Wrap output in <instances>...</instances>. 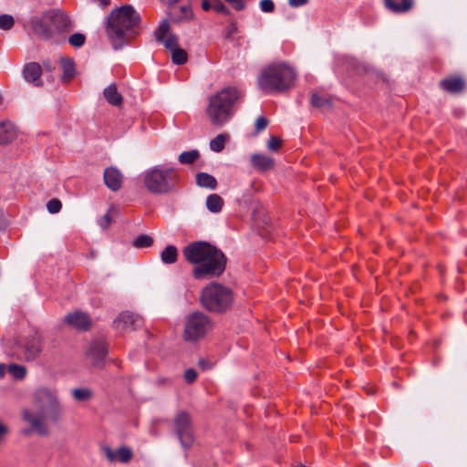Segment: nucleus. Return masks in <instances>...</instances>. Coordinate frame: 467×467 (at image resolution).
Returning a JSON list of instances; mask_svg holds the SVG:
<instances>
[{
    "instance_id": "f257e3e1",
    "label": "nucleus",
    "mask_w": 467,
    "mask_h": 467,
    "mask_svg": "<svg viewBox=\"0 0 467 467\" xmlns=\"http://www.w3.org/2000/svg\"><path fill=\"white\" fill-rule=\"evenodd\" d=\"M62 408L56 394L47 389H39L36 391L32 409L22 410V419L30 429L24 430L23 433L29 435L36 432L40 436H47L49 430L47 420L58 421L62 417Z\"/></svg>"
},
{
    "instance_id": "f03ea898",
    "label": "nucleus",
    "mask_w": 467,
    "mask_h": 467,
    "mask_svg": "<svg viewBox=\"0 0 467 467\" xmlns=\"http://www.w3.org/2000/svg\"><path fill=\"white\" fill-rule=\"evenodd\" d=\"M182 254L190 264L196 265L192 269L195 279L218 277L225 270L226 256L207 242H192L183 248Z\"/></svg>"
},
{
    "instance_id": "7ed1b4c3",
    "label": "nucleus",
    "mask_w": 467,
    "mask_h": 467,
    "mask_svg": "<svg viewBox=\"0 0 467 467\" xmlns=\"http://www.w3.org/2000/svg\"><path fill=\"white\" fill-rule=\"evenodd\" d=\"M140 15L131 5L112 10L107 20V34L114 49L129 44L137 35Z\"/></svg>"
},
{
    "instance_id": "20e7f679",
    "label": "nucleus",
    "mask_w": 467,
    "mask_h": 467,
    "mask_svg": "<svg viewBox=\"0 0 467 467\" xmlns=\"http://www.w3.org/2000/svg\"><path fill=\"white\" fill-rule=\"evenodd\" d=\"M242 92L235 87H227L209 98L206 114L213 126L223 127L234 116L235 104L242 98Z\"/></svg>"
},
{
    "instance_id": "39448f33",
    "label": "nucleus",
    "mask_w": 467,
    "mask_h": 467,
    "mask_svg": "<svg viewBox=\"0 0 467 467\" xmlns=\"http://www.w3.org/2000/svg\"><path fill=\"white\" fill-rule=\"evenodd\" d=\"M296 73L285 63H273L265 67L258 77V87L266 94L283 93L294 87Z\"/></svg>"
},
{
    "instance_id": "423d86ee",
    "label": "nucleus",
    "mask_w": 467,
    "mask_h": 467,
    "mask_svg": "<svg viewBox=\"0 0 467 467\" xmlns=\"http://www.w3.org/2000/svg\"><path fill=\"white\" fill-rule=\"evenodd\" d=\"M34 31L44 39H53L57 43L65 41V34L71 29L69 17L59 9L46 12L33 24Z\"/></svg>"
},
{
    "instance_id": "0eeeda50",
    "label": "nucleus",
    "mask_w": 467,
    "mask_h": 467,
    "mask_svg": "<svg viewBox=\"0 0 467 467\" xmlns=\"http://www.w3.org/2000/svg\"><path fill=\"white\" fill-rule=\"evenodd\" d=\"M179 181V173L172 167L157 165L143 173L144 186L152 194H168L174 192Z\"/></svg>"
},
{
    "instance_id": "6e6552de",
    "label": "nucleus",
    "mask_w": 467,
    "mask_h": 467,
    "mask_svg": "<svg viewBox=\"0 0 467 467\" xmlns=\"http://www.w3.org/2000/svg\"><path fill=\"white\" fill-rule=\"evenodd\" d=\"M200 301L207 311L223 313L231 307L234 296L228 287L218 283H211L202 288Z\"/></svg>"
},
{
    "instance_id": "1a4fd4ad",
    "label": "nucleus",
    "mask_w": 467,
    "mask_h": 467,
    "mask_svg": "<svg viewBox=\"0 0 467 467\" xmlns=\"http://www.w3.org/2000/svg\"><path fill=\"white\" fill-rule=\"evenodd\" d=\"M213 329L211 318L201 311L191 313L185 320L184 337L187 340H197L203 337Z\"/></svg>"
},
{
    "instance_id": "9d476101",
    "label": "nucleus",
    "mask_w": 467,
    "mask_h": 467,
    "mask_svg": "<svg viewBox=\"0 0 467 467\" xmlns=\"http://www.w3.org/2000/svg\"><path fill=\"white\" fill-rule=\"evenodd\" d=\"M173 427L182 446L190 448L194 441L191 415L184 410L179 411L174 417Z\"/></svg>"
},
{
    "instance_id": "9b49d317",
    "label": "nucleus",
    "mask_w": 467,
    "mask_h": 467,
    "mask_svg": "<svg viewBox=\"0 0 467 467\" xmlns=\"http://www.w3.org/2000/svg\"><path fill=\"white\" fill-rule=\"evenodd\" d=\"M43 338L38 333L27 337L20 346L23 358L26 361L35 360L42 351Z\"/></svg>"
},
{
    "instance_id": "f8f14e48",
    "label": "nucleus",
    "mask_w": 467,
    "mask_h": 467,
    "mask_svg": "<svg viewBox=\"0 0 467 467\" xmlns=\"http://www.w3.org/2000/svg\"><path fill=\"white\" fill-rule=\"evenodd\" d=\"M142 325L143 319L140 316L128 311L120 313L113 322L114 328L119 332L136 330Z\"/></svg>"
},
{
    "instance_id": "ddd939ff",
    "label": "nucleus",
    "mask_w": 467,
    "mask_h": 467,
    "mask_svg": "<svg viewBox=\"0 0 467 467\" xmlns=\"http://www.w3.org/2000/svg\"><path fill=\"white\" fill-rule=\"evenodd\" d=\"M64 321L78 330H88L91 326V320L88 314L82 311H75L67 314Z\"/></svg>"
},
{
    "instance_id": "4468645a",
    "label": "nucleus",
    "mask_w": 467,
    "mask_h": 467,
    "mask_svg": "<svg viewBox=\"0 0 467 467\" xmlns=\"http://www.w3.org/2000/svg\"><path fill=\"white\" fill-rule=\"evenodd\" d=\"M103 179L105 185L113 192L119 191L122 187L123 174L116 167L106 168Z\"/></svg>"
},
{
    "instance_id": "2eb2a0df",
    "label": "nucleus",
    "mask_w": 467,
    "mask_h": 467,
    "mask_svg": "<svg viewBox=\"0 0 467 467\" xmlns=\"http://www.w3.org/2000/svg\"><path fill=\"white\" fill-rule=\"evenodd\" d=\"M108 353V347L102 341H94L91 343L87 356L95 366H100Z\"/></svg>"
},
{
    "instance_id": "dca6fc26",
    "label": "nucleus",
    "mask_w": 467,
    "mask_h": 467,
    "mask_svg": "<svg viewBox=\"0 0 467 467\" xmlns=\"http://www.w3.org/2000/svg\"><path fill=\"white\" fill-rule=\"evenodd\" d=\"M439 85L446 92L457 94L465 88V80L461 76H450L441 79Z\"/></svg>"
},
{
    "instance_id": "f3484780",
    "label": "nucleus",
    "mask_w": 467,
    "mask_h": 467,
    "mask_svg": "<svg viewBox=\"0 0 467 467\" xmlns=\"http://www.w3.org/2000/svg\"><path fill=\"white\" fill-rule=\"evenodd\" d=\"M414 5L415 0H384L386 9L396 15L409 13Z\"/></svg>"
},
{
    "instance_id": "a211bd4d",
    "label": "nucleus",
    "mask_w": 467,
    "mask_h": 467,
    "mask_svg": "<svg viewBox=\"0 0 467 467\" xmlns=\"http://www.w3.org/2000/svg\"><path fill=\"white\" fill-rule=\"evenodd\" d=\"M42 75V67L36 62L26 64L23 68V77L26 81L34 84L36 87L42 86L40 77Z\"/></svg>"
},
{
    "instance_id": "6ab92c4d",
    "label": "nucleus",
    "mask_w": 467,
    "mask_h": 467,
    "mask_svg": "<svg viewBox=\"0 0 467 467\" xmlns=\"http://www.w3.org/2000/svg\"><path fill=\"white\" fill-rule=\"evenodd\" d=\"M171 19L175 23L187 22L193 18V12L190 4L173 7L170 11Z\"/></svg>"
},
{
    "instance_id": "aec40b11",
    "label": "nucleus",
    "mask_w": 467,
    "mask_h": 467,
    "mask_svg": "<svg viewBox=\"0 0 467 467\" xmlns=\"http://www.w3.org/2000/svg\"><path fill=\"white\" fill-rule=\"evenodd\" d=\"M103 452L109 462L119 460L121 462H128L132 457V451L128 447H121L114 451L110 447L105 446Z\"/></svg>"
},
{
    "instance_id": "412c9836",
    "label": "nucleus",
    "mask_w": 467,
    "mask_h": 467,
    "mask_svg": "<svg viewBox=\"0 0 467 467\" xmlns=\"http://www.w3.org/2000/svg\"><path fill=\"white\" fill-rule=\"evenodd\" d=\"M250 161L253 167L261 172L272 170L275 166L273 158L261 153L253 154Z\"/></svg>"
},
{
    "instance_id": "4be33fe9",
    "label": "nucleus",
    "mask_w": 467,
    "mask_h": 467,
    "mask_svg": "<svg viewBox=\"0 0 467 467\" xmlns=\"http://www.w3.org/2000/svg\"><path fill=\"white\" fill-rule=\"evenodd\" d=\"M16 136V130L13 123L10 121H3L0 123V144L11 142Z\"/></svg>"
},
{
    "instance_id": "5701e85b",
    "label": "nucleus",
    "mask_w": 467,
    "mask_h": 467,
    "mask_svg": "<svg viewBox=\"0 0 467 467\" xmlns=\"http://www.w3.org/2000/svg\"><path fill=\"white\" fill-rule=\"evenodd\" d=\"M103 95L105 99L112 106L119 107L123 102V97L120 93H119L115 84H110L108 86L104 89Z\"/></svg>"
},
{
    "instance_id": "b1692460",
    "label": "nucleus",
    "mask_w": 467,
    "mask_h": 467,
    "mask_svg": "<svg viewBox=\"0 0 467 467\" xmlns=\"http://www.w3.org/2000/svg\"><path fill=\"white\" fill-rule=\"evenodd\" d=\"M202 8L203 11L213 10L216 13L230 15V10L221 0H202Z\"/></svg>"
},
{
    "instance_id": "393cba45",
    "label": "nucleus",
    "mask_w": 467,
    "mask_h": 467,
    "mask_svg": "<svg viewBox=\"0 0 467 467\" xmlns=\"http://www.w3.org/2000/svg\"><path fill=\"white\" fill-rule=\"evenodd\" d=\"M60 66L63 70L62 79L65 82L69 81L75 75V63L72 58L61 57Z\"/></svg>"
},
{
    "instance_id": "a878e982",
    "label": "nucleus",
    "mask_w": 467,
    "mask_h": 467,
    "mask_svg": "<svg viewBox=\"0 0 467 467\" xmlns=\"http://www.w3.org/2000/svg\"><path fill=\"white\" fill-rule=\"evenodd\" d=\"M196 183L200 187L214 190L217 187L216 179L206 172H198L196 174Z\"/></svg>"
},
{
    "instance_id": "bb28decb",
    "label": "nucleus",
    "mask_w": 467,
    "mask_h": 467,
    "mask_svg": "<svg viewBox=\"0 0 467 467\" xmlns=\"http://www.w3.org/2000/svg\"><path fill=\"white\" fill-rule=\"evenodd\" d=\"M223 206V200L219 194L213 193L208 195L206 199V207L211 213H217L221 212Z\"/></svg>"
},
{
    "instance_id": "cd10ccee",
    "label": "nucleus",
    "mask_w": 467,
    "mask_h": 467,
    "mask_svg": "<svg viewBox=\"0 0 467 467\" xmlns=\"http://www.w3.org/2000/svg\"><path fill=\"white\" fill-rule=\"evenodd\" d=\"M161 262L165 265L174 264L178 259V250L174 245H168L161 254Z\"/></svg>"
},
{
    "instance_id": "c85d7f7f",
    "label": "nucleus",
    "mask_w": 467,
    "mask_h": 467,
    "mask_svg": "<svg viewBox=\"0 0 467 467\" xmlns=\"http://www.w3.org/2000/svg\"><path fill=\"white\" fill-rule=\"evenodd\" d=\"M310 102L315 108L329 109L332 105V99L329 96H321L318 93H313Z\"/></svg>"
},
{
    "instance_id": "c756f323",
    "label": "nucleus",
    "mask_w": 467,
    "mask_h": 467,
    "mask_svg": "<svg viewBox=\"0 0 467 467\" xmlns=\"http://www.w3.org/2000/svg\"><path fill=\"white\" fill-rule=\"evenodd\" d=\"M200 157V153L197 150H192L189 151H183L179 155V161L182 164H192Z\"/></svg>"
},
{
    "instance_id": "7c9ffc66",
    "label": "nucleus",
    "mask_w": 467,
    "mask_h": 467,
    "mask_svg": "<svg viewBox=\"0 0 467 467\" xmlns=\"http://www.w3.org/2000/svg\"><path fill=\"white\" fill-rule=\"evenodd\" d=\"M228 136L219 134L210 141V148L214 152H221L224 149V143Z\"/></svg>"
},
{
    "instance_id": "2f4dec72",
    "label": "nucleus",
    "mask_w": 467,
    "mask_h": 467,
    "mask_svg": "<svg viewBox=\"0 0 467 467\" xmlns=\"http://www.w3.org/2000/svg\"><path fill=\"white\" fill-rule=\"evenodd\" d=\"M71 393L77 401H87L92 397V391L88 388L74 389Z\"/></svg>"
},
{
    "instance_id": "473e14b6",
    "label": "nucleus",
    "mask_w": 467,
    "mask_h": 467,
    "mask_svg": "<svg viewBox=\"0 0 467 467\" xmlns=\"http://www.w3.org/2000/svg\"><path fill=\"white\" fill-rule=\"evenodd\" d=\"M136 248L150 247L153 244V238L148 234H140L132 242Z\"/></svg>"
},
{
    "instance_id": "72a5a7b5",
    "label": "nucleus",
    "mask_w": 467,
    "mask_h": 467,
    "mask_svg": "<svg viewBox=\"0 0 467 467\" xmlns=\"http://www.w3.org/2000/svg\"><path fill=\"white\" fill-rule=\"evenodd\" d=\"M187 52L181 47L175 48L171 52V61L175 65H183L187 62Z\"/></svg>"
},
{
    "instance_id": "f704fd0d",
    "label": "nucleus",
    "mask_w": 467,
    "mask_h": 467,
    "mask_svg": "<svg viewBox=\"0 0 467 467\" xmlns=\"http://www.w3.org/2000/svg\"><path fill=\"white\" fill-rule=\"evenodd\" d=\"M8 372L15 378V379H22L23 378H25L26 376V369L24 366L22 365H17V364H11L10 366H8Z\"/></svg>"
},
{
    "instance_id": "c9c22d12",
    "label": "nucleus",
    "mask_w": 467,
    "mask_h": 467,
    "mask_svg": "<svg viewBox=\"0 0 467 467\" xmlns=\"http://www.w3.org/2000/svg\"><path fill=\"white\" fill-rule=\"evenodd\" d=\"M164 47L172 52L175 48L180 47L178 37L176 35H170L167 38L163 37V41H161Z\"/></svg>"
},
{
    "instance_id": "e433bc0d",
    "label": "nucleus",
    "mask_w": 467,
    "mask_h": 467,
    "mask_svg": "<svg viewBox=\"0 0 467 467\" xmlns=\"http://www.w3.org/2000/svg\"><path fill=\"white\" fill-rule=\"evenodd\" d=\"M15 20L10 15L0 16V28L3 30H9L14 26Z\"/></svg>"
},
{
    "instance_id": "4c0bfd02",
    "label": "nucleus",
    "mask_w": 467,
    "mask_h": 467,
    "mask_svg": "<svg viewBox=\"0 0 467 467\" xmlns=\"http://www.w3.org/2000/svg\"><path fill=\"white\" fill-rule=\"evenodd\" d=\"M86 37L83 34L75 33L71 35L68 38V42L71 46L75 47H80L84 45Z\"/></svg>"
},
{
    "instance_id": "58836bf2",
    "label": "nucleus",
    "mask_w": 467,
    "mask_h": 467,
    "mask_svg": "<svg viewBox=\"0 0 467 467\" xmlns=\"http://www.w3.org/2000/svg\"><path fill=\"white\" fill-rule=\"evenodd\" d=\"M170 29V25L168 21H163L160 24L159 27L156 30V39L158 41H163V37L168 33Z\"/></svg>"
},
{
    "instance_id": "ea45409f",
    "label": "nucleus",
    "mask_w": 467,
    "mask_h": 467,
    "mask_svg": "<svg viewBox=\"0 0 467 467\" xmlns=\"http://www.w3.org/2000/svg\"><path fill=\"white\" fill-rule=\"evenodd\" d=\"M61 208H62V203L57 198L51 199L47 203V209L50 213H57L61 210Z\"/></svg>"
},
{
    "instance_id": "a19ab883",
    "label": "nucleus",
    "mask_w": 467,
    "mask_h": 467,
    "mask_svg": "<svg viewBox=\"0 0 467 467\" xmlns=\"http://www.w3.org/2000/svg\"><path fill=\"white\" fill-rule=\"evenodd\" d=\"M282 145V140L275 136L269 138L267 142V148L270 150L276 151Z\"/></svg>"
},
{
    "instance_id": "79ce46f5",
    "label": "nucleus",
    "mask_w": 467,
    "mask_h": 467,
    "mask_svg": "<svg viewBox=\"0 0 467 467\" xmlns=\"http://www.w3.org/2000/svg\"><path fill=\"white\" fill-rule=\"evenodd\" d=\"M260 8L265 13H272L275 10V4L272 0H262Z\"/></svg>"
},
{
    "instance_id": "37998d69",
    "label": "nucleus",
    "mask_w": 467,
    "mask_h": 467,
    "mask_svg": "<svg viewBox=\"0 0 467 467\" xmlns=\"http://www.w3.org/2000/svg\"><path fill=\"white\" fill-rule=\"evenodd\" d=\"M232 7L237 11H242L246 6V0H225Z\"/></svg>"
},
{
    "instance_id": "c03bdc74",
    "label": "nucleus",
    "mask_w": 467,
    "mask_h": 467,
    "mask_svg": "<svg viewBox=\"0 0 467 467\" xmlns=\"http://www.w3.org/2000/svg\"><path fill=\"white\" fill-rule=\"evenodd\" d=\"M268 125V120L266 118L261 116L259 118H257L256 121H255V130L256 132H260L262 130H264Z\"/></svg>"
},
{
    "instance_id": "a18cd8bd",
    "label": "nucleus",
    "mask_w": 467,
    "mask_h": 467,
    "mask_svg": "<svg viewBox=\"0 0 467 467\" xmlns=\"http://www.w3.org/2000/svg\"><path fill=\"white\" fill-rule=\"evenodd\" d=\"M184 379L188 383H192L197 379V372L193 368H188L184 372Z\"/></svg>"
},
{
    "instance_id": "49530a36",
    "label": "nucleus",
    "mask_w": 467,
    "mask_h": 467,
    "mask_svg": "<svg viewBox=\"0 0 467 467\" xmlns=\"http://www.w3.org/2000/svg\"><path fill=\"white\" fill-rule=\"evenodd\" d=\"M111 223V219H110V216L107 213L105 214L103 217L100 218V220L99 221V224L106 229L109 226Z\"/></svg>"
},
{
    "instance_id": "de8ad7c7",
    "label": "nucleus",
    "mask_w": 467,
    "mask_h": 467,
    "mask_svg": "<svg viewBox=\"0 0 467 467\" xmlns=\"http://www.w3.org/2000/svg\"><path fill=\"white\" fill-rule=\"evenodd\" d=\"M309 0H288V4L292 7H299L305 5Z\"/></svg>"
},
{
    "instance_id": "09e8293b",
    "label": "nucleus",
    "mask_w": 467,
    "mask_h": 467,
    "mask_svg": "<svg viewBox=\"0 0 467 467\" xmlns=\"http://www.w3.org/2000/svg\"><path fill=\"white\" fill-rule=\"evenodd\" d=\"M7 433L8 428L0 420V442L4 440Z\"/></svg>"
},
{
    "instance_id": "8fccbe9b",
    "label": "nucleus",
    "mask_w": 467,
    "mask_h": 467,
    "mask_svg": "<svg viewBox=\"0 0 467 467\" xmlns=\"http://www.w3.org/2000/svg\"><path fill=\"white\" fill-rule=\"evenodd\" d=\"M198 364L203 370L211 368V365L208 362V360L204 358H200Z\"/></svg>"
},
{
    "instance_id": "3c124183",
    "label": "nucleus",
    "mask_w": 467,
    "mask_h": 467,
    "mask_svg": "<svg viewBox=\"0 0 467 467\" xmlns=\"http://www.w3.org/2000/svg\"><path fill=\"white\" fill-rule=\"evenodd\" d=\"M164 5H173L178 3L180 0H160Z\"/></svg>"
},
{
    "instance_id": "603ef678",
    "label": "nucleus",
    "mask_w": 467,
    "mask_h": 467,
    "mask_svg": "<svg viewBox=\"0 0 467 467\" xmlns=\"http://www.w3.org/2000/svg\"><path fill=\"white\" fill-rule=\"evenodd\" d=\"M99 3V5L102 7H106L110 4V0H97Z\"/></svg>"
},
{
    "instance_id": "864d4df0",
    "label": "nucleus",
    "mask_w": 467,
    "mask_h": 467,
    "mask_svg": "<svg viewBox=\"0 0 467 467\" xmlns=\"http://www.w3.org/2000/svg\"><path fill=\"white\" fill-rule=\"evenodd\" d=\"M6 367L4 364H0V378H3L5 374Z\"/></svg>"
},
{
    "instance_id": "5fc2aeb1",
    "label": "nucleus",
    "mask_w": 467,
    "mask_h": 467,
    "mask_svg": "<svg viewBox=\"0 0 467 467\" xmlns=\"http://www.w3.org/2000/svg\"><path fill=\"white\" fill-rule=\"evenodd\" d=\"M44 67L48 71H52L54 69V67H52L49 63H44Z\"/></svg>"
},
{
    "instance_id": "6e6d98bb",
    "label": "nucleus",
    "mask_w": 467,
    "mask_h": 467,
    "mask_svg": "<svg viewBox=\"0 0 467 467\" xmlns=\"http://www.w3.org/2000/svg\"><path fill=\"white\" fill-rule=\"evenodd\" d=\"M235 31H236V26H235V25H234V24H233V25L231 26V28H230V30H229L228 35H230V34H232V33H234Z\"/></svg>"
},
{
    "instance_id": "4d7b16f0",
    "label": "nucleus",
    "mask_w": 467,
    "mask_h": 467,
    "mask_svg": "<svg viewBox=\"0 0 467 467\" xmlns=\"http://www.w3.org/2000/svg\"><path fill=\"white\" fill-rule=\"evenodd\" d=\"M294 467H306V465L302 464V463H297L296 465H295Z\"/></svg>"
}]
</instances>
